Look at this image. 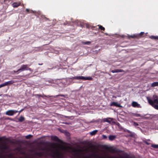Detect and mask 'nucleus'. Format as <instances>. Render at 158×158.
Returning <instances> with one entry per match:
<instances>
[{"label":"nucleus","instance_id":"a18cd8bd","mask_svg":"<svg viewBox=\"0 0 158 158\" xmlns=\"http://www.w3.org/2000/svg\"><path fill=\"white\" fill-rule=\"evenodd\" d=\"M43 64L42 63V64H38L39 65H42V64Z\"/></svg>","mask_w":158,"mask_h":158},{"label":"nucleus","instance_id":"79ce46f5","mask_svg":"<svg viewBox=\"0 0 158 158\" xmlns=\"http://www.w3.org/2000/svg\"><path fill=\"white\" fill-rule=\"evenodd\" d=\"M24 110V109H22L20 110L19 111H18V112H19V114H20L21 112H22L23 110Z\"/></svg>","mask_w":158,"mask_h":158},{"label":"nucleus","instance_id":"a19ab883","mask_svg":"<svg viewBox=\"0 0 158 158\" xmlns=\"http://www.w3.org/2000/svg\"><path fill=\"white\" fill-rule=\"evenodd\" d=\"M17 71L14 70V71H13V72L14 73H17V74H19V73H20V72H17Z\"/></svg>","mask_w":158,"mask_h":158},{"label":"nucleus","instance_id":"72a5a7b5","mask_svg":"<svg viewBox=\"0 0 158 158\" xmlns=\"http://www.w3.org/2000/svg\"><path fill=\"white\" fill-rule=\"evenodd\" d=\"M91 43V42L90 41H87L83 43L84 44H89Z\"/></svg>","mask_w":158,"mask_h":158},{"label":"nucleus","instance_id":"b1692460","mask_svg":"<svg viewBox=\"0 0 158 158\" xmlns=\"http://www.w3.org/2000/svg\"><path fill=\"white\" fill-rule=\"evenodd\" d=\"M18 120L20 122H23L24 120L25 119L24 117L23 116H21L18 119Z\"/></svg>","mask_w":158,"mask_h":158},{"label":"nucleus","instance_id":"09e8293b","mask_svg":"<svg viewBox=\"0 0 158 158\" xmlns=\"http://www.w3.org/2000/svg\"><path fill=\"white\" fill-rule=\"evenodd\" d=\"M105 34L106 35H107V33H105Z\"/></svg>","mask_w":158,"mask_h":158},{"label":"nucleus","instance_id":"473e14b6","mask_svg":"<svg viewBox=\"0 0 158 158\" xmlns=\"http://www.w3.org/2000/svg\"><path fill=\"white\" fill-rule=\"evenodd\" d=\"M133 125L135 126L139 125V124L135 122H133Z\"/></svg>","mask_w":158,"mask_h":158},{"label":"nucleus","instance_id":"f03ea898","mask_svg":"<svg viewBox=\"0 0 158 158\" xmlns=\"http://www.w3.org/2000/svg\"><path fill=\"white\" fill-rule=\"evenodd\" d=\"M74 153L73 156L71 158H92L90 156H83L82 157V155H84V153L82 150L81 149H76L73 151Z\"/></svg>","mask_w":158,"mask_h":158},{"label":"nucleus","instance_id":"0eeeda50","mask_svg":"<svg viewBox=\"0 0 158 158\" xmlns=\"http://www.w3.org/2000/svg\"><path fill=\"white\" fill-rule=\"evenodd\" d=\"M18 112V111L16 110H9L6 112V114L9 116H13Z\"/></svg>","mask_w":158,"mask_h":158},{"label":"nucleus","instance_id":"bb28decb","mask_svg":"<svg viewBox=\"0 0 158 158\" xmlns=\"http://www.w3.org/2000/svg\"><path fill=\"white\" fill-rule=\"evenodd\" d=\"M98 26L99 27V29H100L101 30L103 31H105V28L104 27L101 25H98Z\"/></svg>","mask_w":158,"mask_h":158},{"label":"nucleus","instance_id":"412c9836","mask_svg":"<svg viewBox=\"0 0 158 158\" xmlns=\"http://www.w3.org/2000/svg\"><path fill=\"white\" fill-rule=\"evenodd\" d=\"M150 38L152 39L156 40H158V36H151L150 37Z\"/></svg>","mask_w":158,"mask_h":158},{"label":"nucleus","instance_id":"aec40b11","mask_svg":"<svg viewBox=\"0 0 158 158\" xmlns=\"http://www.w3.org/2000/svg\"><path fill=\"white\" fill-rule=\"evenodd\" d=\"M152 87H154L158 86V82H155L152 83L151 85Z\"/></svg>","mask_w":158,"mask_h":158},{"label":"nucleus","instance_id":"4468645a","mask_svg":"<svg viewBox=\"0 0 158 158\" xmlns=\"http://www.w3.org/2000/svg\"><path fill=\"white\" fill-rule=\"evenodd\" d=\"M20 3L14 2L12 4V6L14 7H17L20 5Z\"/></svg>","mask_w":158,"mask_h":158},{"label":"nucleus","instance_id":"f704fd0d","mask_svg":"<svg viewBox=\"0 0 158 158\" xmlns=\"http://www.w3.org/2000/svg\"><path fill=\"white\" fill-rule=\"evenodd\" d=\"M27 70H29L31 72H32V69L30 68H29L28 67V66H27Z\"/></svg>","mask_w":158,"mask_h":158},{"label":"nucleus","instance_id":"4be33fe9","mask_svg":"<svg viewBox=\"0 0 158 158\" xmlns=\"http://www.w3.org/2000/svg\"><path fill=\"white\" fill-rule=\"evenodd\" d=\"M7 157L9 158H14V155L11 153H10L7 155Z\"/></svg>","mask_w":158,"mask_h":158},{"label":"nucleus","instance_id":"1a4fd4ad","mask_svg":"<svg viewBox=\"0 0 158 158\" xmlns=\"http://www.w3.org/2000/svg\"><path fill=\"white\" fill-rule=\"evenodd\" d=\"M16 82V81H13V80H11V81H8L7 82H6L4 83L5 84V86H6L9 85H11L12 84H13L14 83Z\"/></svg>","mask_w":158,"mask_h":158},{"label":"nucleus","instance_id":"49530a36","mask_svg":"<svg viewBox=\"0 0 158 158\" xmlns=\"http://www.w3.org/2000/svg\"><path fill=\"white\" fill-rule=\"evenodd\" d=\"M10 119V118H7L6 119Z\"/></svg>","mask_w":158,"mask_h":158},{"label":"nucleus","instance_id":"ddd939ff","mask_svg":"<svg viewBox=\"0 0 158 158\" xmlns=\"http://www.w3.org/2000/svg\"><path fill=\"white\" fill-rule=\"evenodd\" d=\"M51 139L52 140L55 141H59V139L58 137L56 136H52L51 137Z\"/></svg>","mask_w":158,"mask_h":158},{"label":"nucleus","instance_id":"9b49d317","mask_svg":"<svg viewBox=\"0 0 158 158\" xmlns=\"http://www.w3.org/2000/svg\"><path fill=\"white\" fill-rule=\"evenodd\" d=\"M111 106H115L118 107H121V106L119 104H118V103L115 102H112L111 104Z\"/></svg>","mask_w":158,"mask_h":158},{"label":"nucleus","instance_id":"20e7f679","mask_svg":"<svg viewBox=\"0 0 158 158\" xmlns=\"http://www.w3.org/2000/svg\"><path fill=\"white\" fill-rule=\"evenodd\" d=\"M103 148L112 153H117L120 152V150L118 149H117L115 148H113L110 147L105 146Z\"/></svg>","mask_w":158,"mask_h":158},{"label":"nucleus","instance_id":"39448f33","mask_svg":"<svg viewBox=\"0 0 158 158\" xmlns=\"http://www.w3.org/2000/svg\"><path fill=\"white\" fill-rule=\"evenodd\" d=\"M9 146L5 142H3L0 144V149L1 150H6L9 149Z\"/></svg>","mask_w":158,"mask_h":158},{"label":"nucleus","instance_id":"6ab92c4d","mask_svg":"<svg viewBox=\"0 0 158 158\" xmlns=\"http://www.w3.org/2000/svg\"><path fill=\"white\" fill-rule=\"evenodd\" d=\"M26 11L27 12V13H34L33 11L29 9H26Z\"/></svg>","mask_w":158,"mask_h":158},{"label":"nucleus","instance_id":"5701e85b","mask_svg":"<svg viewBox=\"0 0 158 158\" xmlns=\"http://www.w3.org/2000/svg\"><path fill=\"white\" fill-rule=\"evenodd\" d=\"M129 38H137V35L135 34V35H129Z\"/></svg>","mask_w":158,"mask_h":158},{"label":"nucleus","instance_id":"7ed1b4c3","mask_svg":"<svg viewBox=\"0 0 158 158\" xmlns=\"http://www.w3.org/2000/svg\"><path fill=\"white\" fill-rule=\"evenodd\" d=\"M69 79L71 80H92L93 78L90 77H84L82 76L73 77L69 78Z\"/></svg>","mask_w":158,"mask_h":158},{"label":"nucleus","instance_id":"ea45409f","mask_svg":"<svg viewBox=\"0 0 158 158\" xmlns=\"http://www.w3.org/2000/svg\"><path fill=\"white\" fill-rule=\"evenodd\" d=\"M134 116H136V117H140V115L139 114H135Z\"/></svg>","mask_w":158,"mask_h":158},{"label":"nucleus","instance_id":"dca6fc26","mask_svg":"<svg viewBox=\"0 0 158 158\" xmlns=\"http://www.w3.org/2000/svg\"><path fill=\"white\" fill-rule=\"evenodd\" d=\"M148 103H149V104L152 106H153L154 105L153 101L150 99H148Z\"/></svg>","mask_w":158,"mask_h":158},{"label":"nucleus","instance_id":"c756f323","mask_svg":"<svg viewBox=\"0 0 158 158\" xmlns=\"http://www.w3.org/2000/svg\"><path fill=\"white\" fill-rule=\"evenodd\" d=\"M153 102L154 103H156V104L157 103V102H158V98H156V99H153Z\"/></svg>","mask_w":158,"mask_h":158},{"label":"nucleus","instance_id":"2eb2a0df","mask_svg":"<svg viewBox=\"0 0 158 158\" xmlns=\"http://www.w3.org/2000/svg\"><path fill=\"white\" fill-rule=\"evenodd\" d=\"M108 138L109 140L112 141L116 138V136L113 135H110Z\"/></svg>","mask_w":158,"mask_h":158},{"label":"nucleus","instance_id":"c9c22d12","mask_svg":"<svg viewBox=\"0 0 158 158\" xmlns=\"http://www.w3.org/2000/svg\"><path fill=\"white\" fill-rule=\"evenodd\" d=\"M5 83H2V84H1L0 85V88H1V87H4V86H5Z\"/></svg>","mask_w":158,"mask_h":158},{"label":"nucleus","instance_id":"8fccbe9b","mask_svg":"<svg viewBox=\"0 0 158 158\" xmlns=\"http://www.w3.org/2000/svg\"><path fill=\"white\" fill-rule=\"evenodd\" d=\"M5 0H4V2H5Z\"/></svg>","mask_w":158,"mask_h":158},{"label":"nucleus","instance_id":"c85d7f7f","mask_svg":"<svg viewBox=\"0 0 158 158\" xmlns=\"http://www.w3.org/2000/svg\"><path fill=\"white\" fill-rule=\"evenodd\" d=\"M86 27L88 28H89L90 27H91V28L92 29H93V27H94L92 26L91 27L90 25L88 24H86Z\"/></svg>","mask_w":158,"mask_h":158},{"label":"nucleus","instance_id":"4c0bfd02","mask_svg":"<svg viewBox=\"0 0 158 158\" xmlns=\"http://www.w3.org/2000/svg\"><path fill=\"white\" fill-rule=\"evenodd\" d=\"M56 97H57V96H61V97H63L64 98H65V96H64V95H63V94H59L57 95L56 96Z\"/></svg>","mask_w":158,"mask_h":158},{"label":"nucleus","instance_id":"6e6552de","mask_svg":"<svg viewBox=\"0 0 158 158\" xmlns=\"http://www.w3.org/2000/svg\"><path fill=\"white\" fill-rule=\"evenodd\" d=\"M113 119V118H103L102 121L103 122H106L110 124L111 121H112Z\"/></svg>","mask_w":158,"mask_h":158},{"label":"nucleus","instance_id":"f3484780","mask_svg":"<svg viewBox=\"0 0 158 158\" xmlns=\"http://www.w3.org/2000/svg\"><path fill=\"white\" fill-rule=\"evenodd\" d=\"M144 34V32H140L139 34H137V38L139 39V38H141L142 37L143 35Z\"/></svg>","mask_w":158,"mask_h":158},{"label":"nucleus","instance_id":"cd10ccee","mask_svg":"<svg viewBox=\"0 0 158 158\" xmlns=\"http://www.w3.org/2000/svg\"><path fill=\"white\" fill-rule=\"evenodd\" d=\"M151 147L155 148H158V145L152 144Z\"/></svg>","mask_w":158,"mask_h":158},{"label":"nucleus","instance_id":"e433bc0d","mask_svg":"<svg viewBox=\"0 0 158 158\" xmlns=\"http://www.w3.org/2000/svg\"><path fill=\"white\" fill-rule=\"evenodd\" d=\"M102 138L103 139H107V137L106 135H102Z\"/></svg>","mask_w":158,"mask_h":158},{"label":"nucleus","instance_id":"58836bf2","mask_svg":"<svg viewBox=\"0 0 158 158\" xmlns=\"http://www.w3.org/2000/svg\"><path fill=\"white\" fill-rule=\"evenodd\" d=\"M153 99H156V98L158 99V97L156 95H153Z\"/></svg>","mask_w":158,"mask_h":158},{"label":"nucleus","instance_id":"f8f14e48","mask_svg":"<svg viewBox=\"0 0 158 158\" xmlns=\"http://www.w3.org/2000/svg\"><path fill=\"white\" fill-rule=\"evenodd\" d=\"M132 106L134 107H139L140 106V105L139 104L136 102H133L132 103Z\"/></svg>","mask_w":158,"mask_h":158},{"label":"nucleus","instance_id":"a211bd4d","mask_svg":"<svg viewBox=\"0 0 158 158\" xmlns=\"http://www.w3.org/2000/svg\"><path fill=\"white\" fill-rule=\"evenodd\" d=\"M98 132L97 130H95L90 132V134L92 135H95Z\"/></svg>","mask_w":158,"mask_h":158},{"label":"nucleus","instance_id":"7c9ffc66","mask_svg":"<svg viewBox=\"0 0 158 158\" xmlns=\"http://www.w3.org/2000/svg\"><path fill=\"white\" fill-rule=\"evenodd\" d=\"M0 158H6L5 155L2 154H0Z\"/></svg>","mask_w":158,"mask_h":158},{"label":"nucleus","instance_id":"37998d69","mask_svg":"<svg viewBox=\"0 0 158 158\" xmlns=\"http://www.w3.org/2000/svg\"><path fill=\"white\" fill-rule=\"evenodd\" d=\"M145 143L146 144H147V145H149V144H150V143H148V142H147L145 141Z\"/></svg>","mask_w":158,"mask_h":158},{"label":"nucleus","instance_id":"3c124183","mask_svg":"<svg viewBox=\"0 0 158 158\" xmlns=\"http://www.w3.org/2000/svg\"><path fill=\"white\" fill-rule=\"evenodd\" d=\"M1 95H0V96H1Z\"/></svg>","mask_w":158,"mask_h":158},{"label":"nucleus","instance_id":"9d476101","mask_svg":"<svg viewBox=\"0 0 158 158\" xmlns=\"http://www.w3.org/2000/svg\"><path fill=\"white\" fill-rule=\"evenodd\" d=\"M124 72V71L123 70L121 69H116L113 70L111 71V72L113 73L118 72Z\"/></svg>","mask_w":158,"mask_h":158},{"label":"nucleus","instance_id":"a878e982","mask_svg":"<svg viewBox=\"0 0 158 158\" xmlns=\"http://www.w3.org/2000/svg\"><path fill=\"white\" fill-rule=\"evenodd\" d=\"M32 135H29L26 136L25 138L27 139H31L32 137Z\"/></svg>","mask_w":158,"mask_h":158},{"label":"nucleus","instance_id":"2f4dec72","mask_svg":"<svg viewBox=\"0 0 158 158\" xmlns=\"http://www.w3.org/2000/svg\"><path fill=\"white\" fill-rule=\"evenodd\" d=\"M156 109L158 110V105H155L153 106Z\"/></svg>","mask_w":158,"mask_h":158},{"label":"nucleus","instance_id":"f257e3e1","mask_svg":"<svg viewBox=\"0 0 158 158\" xmlns=\"http://www.w3.org/2000/svg\"><path fill=\"white\" fill-rule=\"evenodd\" d=\"M50 147L55 150H51L48 147H44L40 149V150L42 151L41 152L32 151L34 152L32 156L26 158H44L48 156H50L52 158H64V153L60 150H66L67 147L60 145L56 143H50Z\"/></svg>","mask_w":158,"mask_h":158},{"label":"nucleus","instance_id":"c03bdc74","mask_svg":"<svg viewBox=\"0 0 158 158\" xmlns=\"http://www.w3.org/2000/svg\"><path fill=\"white\" fill-rule=\"evenodd\" d=\"M2 141V138H0V142H1Z\"/></svg>","mask_w":158,"mask_h":158},{"label":"nucleus","instance_id":"de8ad7c7","mask_svg":"<svg viewBox=\"0 0 158 158\" xmlns=\"http://www.w3.org/2000/svg\"><path fill=\"white\" fill-rule=\"evenodd\" d=\"M117 125H118L119 124V123H117Z\"/></svg>","mask_w":158,"mask_h":158},{"label":"nucleus","instance_id":"393cba45","mask_svg":"<svg viewBox=\"0 0 158 158\" xmlns=\"http://www.w3.org/2000/svg\"><path fill=\"white\" fill-rule=\"evenodd\" d=\"M35 96H39L43 98V97H47V96L44 94H43V95H41L40 94H36L35 95Z\"/></svg>","mask_w":158,"mask_h":158},{"label":"nucleus","instance_id":"423d86ee","mask_svg":"<svg viewBox=\"0 0 158 158\" xmlns=\"http://www.w3.org/2000/svg\"><path fill=\"white\" fill-rule=\"evenodd\" d=\"M30 65L27 64H23L21 65L20 69L17 70V72H19L20 73L21 72L25 70H27V66H30Z\"/></svg>","mask_w":158,"mask_h":158}]
</instances>
